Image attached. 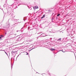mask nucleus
Masks as SVG:
<instances>
[{"label": "nucleus", "instance_id": "f257e3e1", "mask_svg": "<svg viewBox=\"0 0 76 76\" xmlns=\"http://www.w3.org/2000/svg\"><path fill=\"white\" fill-rule=\"evenodd\" d=\"M8 9L7 10V12L6 13V12L5 13V14H6L7 15H10V14H11V13H10L11 12H12L13 11V9L12 8V7H8Z\"/></svg>", "mask_w": 76, "mask_h": 76}, {"label": "nucleus", "instance_id": "f03ea898", "mask_svg": "<svg viewBox=\"0 0 76 76\" xmlns=\"http://www.w3.org/2000/svg\"><path fill=\"white\" fill-rule=\"evenodd\" d=\"M9 26H10V24H9L7 25H6V26H3L4 28H7V30L6 31V32H7V31H9Z\"/></svg>", "mask_w": 76, "mask_h": 76}, {"label": "nucleus", "instance_id": "7ed1b4c3", "mask_svg": "<svg viewBox=\"0 0 76 76\" xmlns=\"http://www.w3.org/2000/svg\"><path fill=\"white\" fill-rule=\"evenodd\" d=\"M22 39V37H19L17 40V41H20Z\"/></svg>", "mask_w": 76, "mask_h": 76}, {"label": "nucleus", "instance_id": "20e7f679", "mask_svg": "<svg viewBox=\"0 0 76 76\" xmlns=\"http://www.w3.org/2000/svg\"><path fill=\"white\" fill-rule=\"evenodd\" d=\"M55 19V16H53L52 18V22H54V21Z\"/></svg>", "mask_w": 76, "mask_h": 76}, {"label": "nucleus", "instance_id": "39448f33", "mask_svg": "<svg viewBox=\"0 0 76 76\" xmlns=\"http://www.w3.org/2000/svg\"><path fill=\"white\" fill-rule=\"evenodd\" d=\"M0 51H3L5 53V54H6L7 55V56H8V54H7V52L5 51V50H0Z\"/></svg>", "mask_w": 76, "mask_h": 76}, {"label": "nucleus", "instance_id": "423d86ee", "mask_svg": "<svg viewBox=\"0 0 76 76\" xmlns=\"http://www.w3.org/2000/svg\"><path fill=\"white\" fill-rule=\"evenodd\" d=\"M61 38H60L57 40V42L58 41L59 42H60L61 41Z\"/></svg>", "mask_w": 76, "mask_h": 76}, {"label": "nucleus", "instance_id": "0eeeda50", "mask_svg": "<svg viewBox=\"0 0 76 76\" xmlns=\"http://www.w3.org/2000/svg\"><path fill=\"white\" fill-rule=\"evenodd\" d=\"M50 50H51V51H55L56 50V49H53V48H50Z\"/></svg>", "mask_w": 76, "mask_h": 76}, {"label": "nucleus", "instance_id": "6e6552de", "mask_svg": "<svg viewBox=\"0 0 76 76\" xmlns=\"http://www.w3.org/2000/svg\"><path fill=\"white\" fill-rule=\"evenodd\" d=\"M16 53V51H12L11 52V53L12 54H13V55H14V54H15V53Z\"/></svg>", "mask_w": 76, "mask_h": 76}, {"label": "nucleus", "instance_id": "1a4fd4ad", "mask_svg": "<svg viewBox=\"0 0 76 76\" xmlns=\"http://www.w3.org/2000/svg\"><path fill=\"white\" fill-rule=\"evenodd\" d=\"M45 15H43V16L41 18V19H43L44 18H45Z\"/></svg>", "mask_w": 76, "mask_h": 76}, {"label": "nucleus", "instance_id": "9d476101", "mask_svg": "<svg viewBox=\"0 0 76 76\" xmlns=\"http://www.w3.org/2000/svg\"><path fill=\"white\" fill-rule=\"evenodd\" d=\"M23 20H24V21H25V20H26V17H24Z\"/></svg>", "mask_w": 76, "mask_h": 76}, {"label": "nucleus", "instance_id": "9b49d317", "mask_svg": "<svg viewBox=\"0 0 76 76\" xmlns=\"http://www.w3.org/2000/svg\"><path fill=\"white\" fill-rule=\"evenodd\" d=\"M17 32H22V31L21 30H17L16 31Z\"/></svg>", "mask_w": 76, "mask_h": 76}, {"label": "nucleus", "instance_id": "f8f14e48", "mask_svg": "<svg viewBox=\"0 0 76 76\" xmlns=\"http://www.w3.org/2000/svg\"><path fill=\"white\" fill-rule=\"evenodd\" d=\"M47 45H51V43H50V42H48L47 43Z\"/></svg>", "mask_w": 76, "mask_h": 76}, {"label": "nucleus", "instance_id": "ddd939ff", "mask_svg": "<svg viewBox=\"0 0 76 76\" xmlns=\"http://www.w3.org/2000/svg\"><path fill=\"white\" fill-rule=\"evenodd\" d=\"M11 69H12V68L13 67V65L12 64V63H11Z\"/></svg>", "mask_w": 76, "mask_h": 76}, {"label": "nucleus", "instance_id": "4468645a", "mask_svg": "<svg viewBox=\"0 0 76 76\" xmlns=\"http://www.w3.org/2000/svg\"><path fill=\"white\" fill-rule=\"evenodd\" d=\"M34 48H32V49H31L30 50H28L29 52H30V51H31V50H33V49H34Z\"/></svg>", "mask_w": 76, "mask_h": 76}, {"label": "nucleus", "instance_id": "2eb2a0df", "mask_svg": "<svg viewBox=\"0 0 76 76\" xmlns=\"http://www.w3.org/2000/svg\"><path fill=\"white\" fill-rule=\"evenodd\" d=\"M44 47H45V48H48L49 47L47 46H44Z\"/></svg>", "mask_w": 76, "mask_h": 76}, {"label": "nucleus", "instance_id": "dca6fc26", "mask_svg": "<svg viewBox=\"0 0 76 76\" xmlns=\"http://www.w3.org/2000/svg\"><path fill=\"white\" fill-rule=\"evenodd\" d=\"M36 9H38V7L37 6H36L35 7Z\"/></svg>", "mask_w": 76, "mask_h": 76}, {"label": "nucleus", "instance_id": "f3484780", "mask_svg": "<svg viewBox=\"0 0 76 76\" xmlns=\"http://www.w3.org/2000/svg\"><path fill=\"white\" fill-rule=\"evenodd\" d=\"M60 14H57V16L58 17V16H60Z\"/></svg>", "mask_w": 76, "mask_h": 76}, {"label": "nucleus", "instance_id": "a211bd4d", "mask_svg": "<svg viewBox=\"0 0 76 76\" xmlns=\"http://www.w3.org/2000/svg\"><path fill=\"white\" fill-rule=\"evenodd\" d=\"M71 52H72V53H74V55L75 56V58H76V56L75 55V52H72V51H71Z\"/></svg>", "mask_w": 76, "mask_h": 76}, {"label": "nucleus", "instance_id": "6ab92c4d", "mask_svg": "<svg viewBox=\"0 0 76 76\" xmlns=\"http://www.w3.org/2000/svg\"><path fill=\"white\" fill-rule=\"evenodd\" d=\"M55 18L56 19H58V18L57 17H55Z\"/></svg>", "mask_w": 76, "mask_h": 76}, {"label": "nucleus", "instance_id": "aec40b11", "mask_svg": "<svg viewBox=\"0 0 76 76\" xmlns=\"http://www.w3.org/2000/svg\"><path fill=\"white\" fill-rule=\"evenodd\" d=\"M20 54H19L18 56L17 57V58H16V59H17V58H18V57H19V55H20Z\"/></svg>", "mask_w": 76, "mask_h": 76}, {"label": "nucleus", "instance_id": "412c9836", "mask_svg": "<svg viewBox=\"0 0 76 76\" xmlns=\"http://www.w3.org/2000/svg\"><path fill=\"white\" fill-rule=\"evenodd\" d=\"M4 7H6V5H5V4H4Z\"/></svg>", "mask_w": 76, "mask_h": 76}, {"label": "nucleus", "instance_id": "4be33fe9", "mask_svg": "<svg viewBox=\"0 0 76 76\" xmlns=\"http://www.w3.org/2000/svg\"><path fill=\"white\" fill-rule=\"evenodd\" d=\"M25 52L26 53H27V54H26V55H28V54H29V53H28L27 52Z\"/></svg>", "mask_w": 76, "mask_h": 76}, {"label": "nucleus", "instance_id": "5701e85b", "mask_svg": "<svg viewBox=\"0 0 76 76\" xmlns=\"http://www.w3.org/2000/svg\"><path fill=\"white\" fill-rule=\"evenodd\" d=\"M1 37H4V36L1 35Z\"/></svg>", "mask_w": 76, "mask_h": 76}, {"label": "nucleus", "instance_id": "b1692460", "mask_svg": "<svg viewBox=\"0 0 76 76\" xmlns=\"http://www.w3.org/2000/svg\"><path fill=\"white\" fill-rule=\"evenodd\" d=\"M33 8L34 9H36V8H35V7H33Z\"/></svg>", "mask_w": 76, "mask_h": 76}, {"label": "nucleus", "instance_id": "393cba45", "mask_svg": "<svg viewBox=\"0 0 76 76\" xmlns=\"http://www.w3.org/2000/svg\"><path fill=\"white\" fill-rule=\"evenodd\" d=\"M23 4V5H27L26 4Z\"/></svg>", "mask_w": 76, "mask_h": 76}, {"label": "nucleus", "instance_id": "a878e982", "mask_svg": "<svg viewBox=\"0 0 76 76\" xmlns=\"http://www.w3.org/2000/svg\"><path fill=\"white\" fill-rule=\"evenodd\" d=\"M27 47H29V45H27Z\"/></svg>", "mask_w": 76, "mask_h": 76}, {"label": "nucleus", "instance_id": "bb28decb", "mask_svg": "<svg viewBox=\"0 0 76 76\" xmlns=\"http://www.w3.org/2000/svg\"><path fill=\"white\" fill-rule=\"evenodd\" d=\"M28 29H30V27H28Z\"/></svg>", "mask_w": 76, "mask_h": 76}, {"label": "nucleus", "instance_id": "cd10ccee", "mask_svg": "<svg viewBox=\"0 0 76 76\" xmlns=\"http://www.w3.org/2000/svg\"><path fill=\"white\" fill-rule=\"evenodd\" d=\"M17 8H18V7H16L15 8V9H17Z\"/></svg>", "mask_w": 76, "mask_h": 76}, {"label": "nucleus", "instance_id": "c85d7f7f", "mask_svg": "<svg viewBox=\"0 0 76 76\" xmlns=\"http://www.w3.org/2000/svg\"><path fill=\"white\" fill-rule=\"evenodd\" d=\"M45 35V34H41L40 35Z\"/></svg>", "mask_w": 76, "mask_h": 76}, {"label": "nucleus", "instance_id": "c756f323", "mask_svg": "<svg viewBox=\"0 0 76 76\" xmlns=\"http://www.w3.org/2000/svg\"><path fill=\"white\" fill-rule=\"evenodd\" d=\"M46 36H47V35L43 36V37H46Z\"/></svg>", "mask_w": 76, "mask_h": 76}, {"label": "nucleus", "instance_id": "7c9ffc66", "mask_svg": "<svg viewBox=\"0 0 76 76\" xmlns=\"http://www.w3.org/2000/svg\"><path fill=\"white\" fill-rule=\"evenodd\" d=\"M63 51V50H59V51Z\"/></svg>", "mask_w": 76, "mask_h": 76}, {"label": "nucleus", "instance_id": "2f4dec72", "mask_svg": "<svg viewBox=\"0 0 76 76\" xmlns=\"http://www.w3.org/2000/svg\"><path fill=\"white\" fill-rule=\"evenodd\" d=\"M19 20V19L18 20Z\"/></svg>", "mask_w": 76, "mask_h": 76}, {"label": "nucleus", "instance_id": "473e14b6", "mask_svg": "<svg viewBox=\"0 0 76 76\" xmlns=\"http://www.w3.org/2000/svg\"><path fill=\"white\" fill-rule=\"evenodd\" d=\"M1 37H0V39H1Z\"/></svg>", "mask_w": 76, "mask_h": 76}, {"label": "nucleus", "instance_id": "72a5a7b5", "mask_svg": "<svg viewBox=\"0 0 76 76\" xmlns=\"http://www.w3.org/2000/svg\"><path fill=\"white\" fill-rule=\"evenodd\" d=\"M49 75H50V76H51V75H50V74H49Z\"/></svg>", "mask_w": 76, "mask_h": 76}, {"label": "nucleus", "instance_id": "f704fd0d", "mask_svg": "<svg viewBox=\"0 0 76 76\" xmlns=\"http://www.w3.org/2000/svg\"><path fill=\"white\" fill-rule=\"evenodd\" d=\"M30 9H30V10H31V9H32V8H30Z\"/></svg>", "mask_w": 76, "mask_h": 76}, {"label": "nucleus", "instance_id": "c9c22d12", "mask_svg": "<svg viewBox=\"0 0 76 76\" xmlns=\"http://www.w3.org/2000/svg\"><path fill=\"white\" fill-rule=\"evenodd\" d=\"M33 30V29H31L30 30Z\"/></svg>", "mask_w": 76, "mask_h": 76}, {"label": "nucleus", "instance_id": "e433bc0d", "mask_svg": "<svg viewBox=\"0 0 76 76\" xmlns=\"http://www.w3.org/2000/svg\"><path fill=\"white\" fill-rule=\"evenodd\" d=\"M15 24H16V23H15V24H14V25H15Z\"/></svg>", "mask_w": 76, "mask_h": 76}, {"label": "nucleus", "instance_id": "4c0bfd02", "mask_svg": "<svg viewBox=\"0 0 76 76\" xmlns=\"http://www.w3.org/2000/svg\"><path fill=\"white\" fill-rule=\"evenodd\" d=\"M7 8H8V7H7Z\"/></svg>", "mask_w": 76, "mask_h": 76}, {"label": "nucleus", "instance_id": "58836bf2", "mask_svg": "<svg viewBox=\"0 0 76 76\" xmlns=\"http://www.w3.org/2000/svg\"><path fill=\"white\" fill-rule=\"evenodd\" d=\"M63 53H64L65 52L63 51H62Z\"/></svg>", "mask_w": 76, "mask_h": 76}, {"label": "nucleus", "instance_id": "ea45409f", "mask_svg": "<svg viewBox=\"0 0 76 76\" xmlns=\"http://www.w3.org/2000/svg\"><path fill=\"white\" fill-rule=\"evenodd\" d=\"M48 11H50V10H49Z\"/></svg>", "mask_w": 76, "mask_h": 76}, {"label": "nucleus", "instance_id": "a19ab883", "mask_svg": "<svg viewBox=\"0 0 76 76\" xmlns=\"http://www.w3.org/2000/svg\"><path fill=\"white\" fill-rule=\"evenodd\" d=\"M38 34H39V33H38Z\"/></svg>", "mask_w": 76, "mask_h": 76}, {"label": "nucleus", "instance_id": "79ce46f5", "mask_svg": "<svg viewBox=\"0 0 76 76\" xmlns=\"http://www.w3.org/2000/svg\"><path fill=\"white\" fill-rule=\"evenodd\" d=\"M12 58H11V60H12Z\"/></svg>", "mask_w": 76, "mask_h": 76}, {"label": "nucleus", "instance_id": "37998d69", "mask_svg": "<svg viewBox=\"0 0 76 76\" xmlns=\"http://www.w3.org/2000/svg\"><path fill=\"white\" fill-rule=\"evenodd\" d=\"M15 1H16V0H14Z\"/></svg>", "mask_w": 76, "mask_h": 76}, {"label": "nucleus", "instance_id": "c03bdc74", "mask_svg": "<svg viewBox=\"0 0 76 76\" xmlns=\"http://www.w3.org/2000/svg\"><path fill=\"white\" fill-rule=\"evenodd\" d=\"M5 34H6V33H5Z\"/></svg>", "mask_w": 76, "mask_h": 76}, {"label": "nucleus", "instance_id": "a18cd8bd", "mask_svg": "<svg viewBox=\"0 0 76 76\" xmlns=\"http://www.w3.org/2000/svg\"><path fill=\"white\" fill-rule=\"evenodd\" d=\"M53 14H54V13H53Z\"/></svg>", "mask_w": 76, "mask_h": 76}, {"label": "nucleus", "instance_id": "49530a36", "mask_svg": "<svg viewBox=\"0 0 76 76\" xmlns=\"http://www.w3.org/2000/svg\"><path fill=\"white\" fill-rule=\"evenodd\" d=\"M22 28H23V27L22 28H21V29H22Z\"/></svg>", "mask_w": 76, "mask_h": 76}, {"label": "nucleus", "instance_id": "de8ad7c7", "mask_svg": "<svg viewBox=\"0 0 76 76\" xmlns=\"http://www.w3.org/2000/svg\"><path fill=\"white\" fill-rule=\"evenodd\" d=\"M37 37V38H38V37Z\"/></svg>", "mask_w": 76, "mask_h": 76}, {"label": "nucleus", "instance_id": "09e8293b", "mask_svg": "<svg viewBox=\"0 0 76 76\" xmlns=\"http://www.w3.org/2000/svg\"><path fill=\"white\" fill-rule=\"evenodd\" d=\"M50 32H51V31H50Z\"/></svg>", "mask_w": 76, "mask_h": 76}, {"label": "nucleus", "instance_id": "8fccbe9b", "mask_svg": "<svg viewBox=\"0 0 76 76\" xmlns=\"http://www.w3.org/2000/svg\"><path fill=\"white\" fill-rule=\"evenodd\" d=\"M69 35H70V34H69Z\"/></svg>", "mask_w": 76, "mask_h": 76}, {"label": "nucleus", "instance_id": "3c124183", "mask_svg": "<svg viewBox=\"0 0 76 76\" xmlns=\"http://www.w3.org/2000/svg\"><path fill=\"white\" fill-rule=\"evenodd\" d=\"M44 74H45V73H44Z\"/></svg>", "mask_w": 76, "mask_h": 76}]
</instances>
